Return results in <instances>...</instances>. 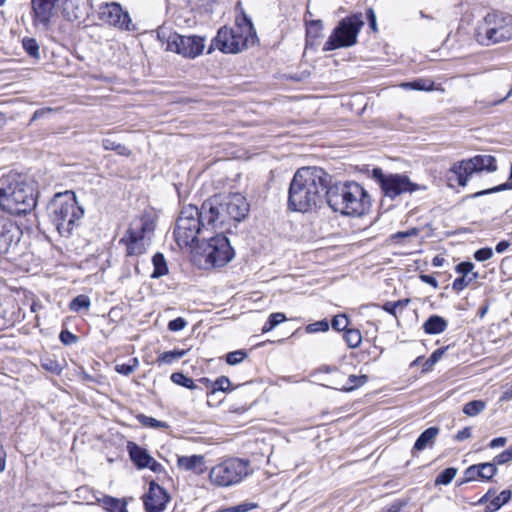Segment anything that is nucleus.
<instances>
[{"instance_id":"f257e3e1","label":"nucleus","mask_w":512,"mask_h":512,"mask_svg":"<svg viewBox=\"0 0 512 512\" xmlns=\"http://www.w3.org/2000/svg\"><path fill=\"white\" fill-rule=\"evenodd\" d=\"M328 175L318 167H302L290 183L288 205L298 212H308L327 200Z\"/></svg>"},{"instance_id":"f03ea898","label":"nucleus","mask_w":512,"mask_h":512,"mask_svg":"<svg viewBox=\"0 0 512 512\" xmlns=\"http://www.w3.org/2000/svg\"><path fill=\"white\" fill-rule=\"evenodd\" d=\"M249 203L240 193L224 197H213L203 203V217L212 228L228 229L231 224L241 222L249 212Z\"/></svg>"},{"instance_id":"7ed1b4c3","label":"nucleus","mask_w":512,"mask_h":512,"mask_svg":"<svg viewBox=\"0 0 512 512\" xmlns=\"http://www.w3.org/2000/svg\"><path fill=\"white\" fill-rule=\"evenodd\" d=\"M36 205L34 188L26 177L10 173L0 179V208L12 215L30 212Z\"/></svg>"},{"instance_id":"20e7f679","label":"nucleus","mask_w":512,"mask_h":512,"mask_svg":"<svg viewBox=\"0 0 512 512\" xmlns=\"http://www.w3.org/2000/svg\"><path fill=\"white\" fill-rule=\"evenodd\" d=\"M327 204L343 215L362 216L370 209L371 198L360 184L347 182L328 188Z\"/></svg>"},{"instance_id":"39448f33","label":"nucleus","mask_w":512,"mask_h":512,"mask_svg":"<svg viewBox=\"0 0 512 512\" xmlns=\"http://www.w3.org/2000/svg\"><path fill=\"white\" fill-rule=\"evenodd\" d=\"M209 227L207 218L203 217V205L201 210L194 205H188L180 212L174 228V237L179 247H188L194 251L200 240L205 239Z\"/></svg>"},{"instance_id":"423d86ee","label":"nucleus","mask_w":512,"mask_h":512,"mask_svg":"<svg viewBox=\"0 0 512 512\" xmlns=\"http://www.w3.org/2000/svg\"><path fill=\"white\" fill-rule=\"evenodd\" d=\"M48 210L52 224L63 237L70 236L84 214L72 191L56 194Z\"/></svg>"},{"instance_id":"0eeeda50","label":"nucleus","mask_w":512,"mask_h":512,"mask_svg":"<svg viewBox=\"0 0 512 512\" xmlns=\"http://www.w3.org/2000/svg\"><path fill=\"white\" fill-rule=\"evenodd\" d=\"M254 37L255 31L251 20L246 15H242L241 18H236L234 27L219 29L208 53H211V50L215 48L223 53H238L247 48L249 42H253Z\"/></svg>"},{"instance_id":"6e6552de","label":"nucleus","mask_w":512,"mask_h":512,"mask_svg":"<svg viewBox=\"0 0 512 512\" xmlns=\"http://www.w3.org/2000/svg\"><path fill=\"white\" fill-rule=\"evenodd\" d=\"M512 39V15L501 11L488 13L476 30L479 44L490 46Z\"/></svg>"},{"instance_id":"1a4fd4ad","label":"nucleus","mask_w":512,"mask_h":512,"mask_svg":"<svg viewBox=\"0 0 512 512\" xmlns=\"http://www.w3.org/2000/svg\"><path fill=\"white\" fill-rule=\"evenodd\" d=\"M251 472L248 460L228 458L211 468L209 481L216 487H231L241 483Z\"/></svg>"},{"instance_id":"9d476101","label":"nucleus","mask_w":512,"mask_h":512,"mask_svg":"<svg viewBox=\"0 0 512 512\" xmlns=\"http://www.w3.org/2000/svg\"><path fill=\"white\" fill-rule=\"evenodd\" d=\"M155 229V221L150 215L134 219L126 235L120 240L126 247L127 256H138L146 252Z\"/></svg>"},{"instance_id":"9b49d317","label":"nucleus","mask_w":512,"mask_h":512,"mask_svg":"<svg viewBox=\"0 0 512 512\" xmlns=\"http://www.w3.org/2000/svg\"><path fill=\"white\" fill-rule=\"evenodd\" d=\"M363 26L364 20L361 13L343 18L333 29L324 44L323 50L332 51L354 46Z\"/></svg>"},{"instance_id":"f8f14e48","label":"nucleus","mask_w":512,"mask_h":512,"mask_svg":"<svg viewBox=\"0 0 512 512\" xmlns=\"http://www.w3.org/2000/svg\"><path fill=\"white\" fill-rule=\"evenodd\" d=\"M497 170L496 159L492 155H476L470 159L455 163L449 170L448 180L455 181L459 186H466L469 177L474 173Z\"/></svg>"},{"instance_id":"ddd939ff","label":"nucleus","mask_w":512,"mask_h":512,"mask_svg":"<svg viewBox=\"0 0 512 512\" xmlns=\"http://www.w3.org/2000/svg\"><path fill=\"white\" fill-rule=\"evenodd\" d=\"M193 252L205 257L206 263L213 267L226 265L234 256L229 240L223 234L205 238Z\"/></svg>"},{"instance_id":"4468645a","label":"nucleus","mask_w":512,"mask_h":512,"mask_svg":"<svg viewBox=\"0 0 512 512\" xmlns=\"http://www.w3.org/2000/svg\"><path fill=\"white\" fill-rule=\"evenodd\" d=\"M158 38L163 45H166L165 49L167 51L189 58H195L204 49V39L199 36H182L165 29H160L158 31Z\"/></svg>"},{"instance_id":"2eb2a0df","label":"nucleus","mask_w":512,"mask_h":512,"mask_svg":"<svg viewBox=\"0 0 512 512\" xmlns=\"http://www.w3.org/2000/svg\"><path fill=\"white\" fill-rule=\"evenodd\" d=\"M373 177L380 184L384 195L390 198H395L402 193H411L419 189V185L411 182L406 175H386L380 168L373 169Z\"/></svg>"},{"instance_id":"dca6fc26","label":"nucleus","mask_w":512,"mask_h":512,"mask_svg":"<svg viewBox=\"0 0 512 512\" xmlns=\"http://www.w3.org/2000/svg\"><path fill=\"white\" fill-rule=\"evenodd\" d=\"M98 15L101 21L110 26L126 31L135 30L129 13L117 2L101 4Z\"/></svg>"},{"instance_id":"f3484780","label":"nucleus","mask_w":512,"mask_h":512,"mask_svg":"<svg viewBox=\"0 0 512 512\" xmlns=\"http://www.w3.org/2000/svg\"><path fill=\"white\" fill-rule=\"evenodd\" d=\"M127 451L131 461L137 466L138 469L149 468L155 473H160L164 470L163 466L150 456L148 451L134 442H128Z\"/></svg>"},{"instance_id":"a211bd4d","label":"nucleus","mask_w":512,"mask_h":512,"mask_svg":"<svg viewBox=\"0 0 512 512\" xmlns=\"http://www.w3.org/2000/svg\"><path fill=\"white\" fill-rule=\"evenodd\" d=\"M169 499L167 492L160 485L151 481L148 493L144 496L146 512H163Z\"/></svg>"},{"instance_id":"6ab92c4d","label":"nucleus","mask_w":512,"mask_h":512,"mask_svg":"<svg viewBox=\"0 0 512 512\" xmlns=\"http://www.w3.org/2000/svg\"><path fill=\"white\" fill-rule=\"evenodd\" d=\"M19 228L7 217H0V255L8 252L12 243L18 241Z\"/></svg>"},{"instance_id":"aec40b11","label":"nucleus","mask_w":512,"mask_h":512,"mask_svg":"<svg viewBox=\"0 0 512 512\" xmlns=\"http://www.w3.org/2000/svg\"><path fill=\"white\" fill-rule=\"evenodd\" d=\"M205 457L203 455L179 456L177 466L184 471H191L197 475L206 472Z\"/></svg>"},{"instance_id":"412c9836","label":"nucleus","mask_w":512,"mask_h":512,"mask_svg":"<svg viewBox=\"0 0 512 512\" xmlns=\"http://www.w3.org/2000/svg\"><path fill=\"white\" fill-rule=\"evenodd\" d=\"M97 503L107 512H128L125 499L102 495L97 498Z\"/></svg>"},{"instance_id":"4be33fe9","label":"nucleus","mask_w":512,"mask_h":512,"mask_svg":"<svg viewBox=\"0 0 512 512\" xmlns=\"http://www.w3.org/2000/svg\"><path fill=\"white\" fill-rule=\"evenodd\" d=\"M448 322L441 316L432 315L423 324V329L426 334L435 335L440 334L446 330Z\"/></svg>"},{"instance_id":"5701e85b","label":"nucleus","mask_w":512,"mask_h":512,"mask_svg":"<svg viewBox=\"0 0 512 512\" xmlns=\"http://www.w3.org/2000/svg\"><path fill=\"white\" fill-rule=\"evenodd\" d=\"M439 434V428L437 427H429L425 431H423L414 444V450L422 451L427 447L433 445L436 437Z\"/></svg>"},{"instance_id":"b1692460","label":"nucleus","mask_w":512,"mask_h":512,"mask_svg":"<svg viewBox=\"0 0 512 512\" xmlns=\"http://www.w3.org/2000/svg\"><path fill=\"white\" fill-rule=\"evenodd\" d=\"M511 498L510 490H503L499 493V495L495 496L493 499L489 501L486 506V512H495L500 509L503 505L509 502Z\"/></svg>"},{"instance_id":"393cba45","label":"nucleus","mask_w":512,"mask_h":512,"mask_svg":"<svg viewBox=\"0 0 512 512\" xmlns=\"http://www.w3.org/2000/svg\"><path fill=\"white\" fill-rule=\"evenodd\" d=\"M154 270L151 274L152 278H160L168 273L166 260L161 253H156L152 258Z\"/></svg>"},{"instance_id":"a878e982","label":"nucleus","mask_w":512,"mask_h":512,"mask_svg":"<svg viewBox=\"0 0 512 512\" xmlns=\"http://www.w3.org/2000/svg\"><path fill=\"white\" fill-rule=\"evenodd\" d=\"M400 86L404 89L431 91L434 88V82L430 79L420 78L411 82H403Z\"/></svg>"},{"instance_id":"bb28decb","label":"nucleus","mask_w":512,"mask_h":512,"mask_svg":"<svg viewBox=\"0 0 512 512\" xmlns=\"http://www.w3.org/2000/svg\"><path fill=\"white\" fill-rule=\"evenodd\" d=\"M323 24L320 20L311 21L306 30V44L313 45L314 41L320 37Z\"/></svg>"},{"instance_id":"cd10ccee","label":"nucleus","mask_w":512,"mask_h":512,"mask_svg":"<svg viewBox=\"0 0 512 512\" xmlns=\"http://www.w3.org/2000/svg\"><path fill=\"white\" fill-rule=\"evenodd\" d=\"M343 338L348 347L352 349L358 348L362 343V334L358 329H347L343 334Z\"/></svg>"},{"instance_id":"c85d7f7f","label":"nucleus","mask_w":512,"mask_h":512,"mask_svg":"<svg viewBox=\"0 0 512 512\" xmlns=\"http://www.w3.org/2000/svg\"><path fill=\"white\" fill-rule=\"evenodd\" d=\"M136 419L143 426L153 429H166L169 427V425L166 422L157 420L153 417L146 416L144 414H138L136 416Z\"/></svg>"},{"instance_id":"c756f323","label":"nucleus","mask_w":512,"mask_h":512,"mask_svg":"<svg viewBox=\"0 0 512 512\" xmlns=\"http://www.w3.org/2000/svg\"><path fill=\"white\" fill-rule=\"evenodd\" d=\"M22 47L30 57L35 59L40 58V48L36 39L30 37L23 38Z\"/></svg>"},{"instance_id":"7c9ffc66","label":"nucleus","mask_w":512,"mask_h":512,"mask_svg":"<svg viewBox=\"0 0 512 512\" xmlns=\"http://www.w3.org/2000/svg\"><path fill=\"white\" fill-rule=\"evenodd\" d=\"M410 301L411 300L409 298L400 299L398 301H389L383 305V310L396 317L397 312L407 307Z\"/></svg>"},{"instance_id":"2f4dec72","label":"nucleus","mask_w":512,"mask_h":512,"mask_svg":"<svg viewBox=\"0 0 512 512\" xmlns=\"http://www.w3.org/2000/svg\"><path fill=\"white\" fill-rule=\"evenodd\" d=\"M186 352H187L186 350L166 351L159 355L157 361L160 364H171L174 361L184 357Z\"/></svg>"},{"instance_id":"473e14b6","label":"nucleus","mask_w":512,"mask_h":512,"mask_svg":"<svg viewBox=\"0 0 512 512\" xmlns=\"http://www.w3.org/2000/svg\"><path fill=\"white\" fill-rule=\"evenodd\" d=\"M486 407L482 400H474L466 403L463 407V412L470 417L476 416L481 413Z\"/></svg>"},{"instance_id":"72a5a7b5","label":"nucleus","mask_w":512,"mask_h":512,"mask_svg":"<svg viewBox=\"0 0 512 512\" xmlns=\"http://www.w3.org/2000/svg\"><path fill=\"white\" fill-rule=\"evenodd\" d=\"M91 305L90 299L86 295H78L69 304L70 310L78 312L81 309H89Z\"/></svg>"},{"instance_id":"f704fd0d","label":"nucleus","mask_w":512,"mask_h":512,"mask_svg":"<svg viewBox=\"0 0 512 512\" xmlns=\"http://www.w3.org/2000/svg\"><path fill=\"white\" fill-rule=\"evenodd\" d=\"M368 381L367 375H350L348 377L347 384L344 385L341 389L345 391H351L355 388H358L364 385Z\"/></svg>"},{"instance_id":"c9c22d12","label":"nucleus","mask_w":512,"mask_h":512,"mask_svg":"<svg viewBox=\"0 0 512 512\" xmlns=\"http://www.w3.org/2000/svg\"><path fill=\"white\" fill-rule=\"evenodd\" d=\"M480 478L484 480L492 479L497 473V467L494 462L480 463Z\"/></svg>"},{"instance_id":"e433bc0d","label":"nucleus","mask_w":512,"mask_h":512,"mask_svg":"<svg viewBox=\"0 0 512 512\" xmlns=\"http://www.w3.org/2000/svg\"><path fill=\"white\" fill-rule=\"evenodd\" d=\"M457 474V469L453 467L446 468L435 479V485L449 484Z\"/></svg>"},{"instance_id":"4c0bfd02","label":"nucleus","mask_w":512,"mask_h":512,"mask_svg":"<svg viewBox=\"0 0 512 512\" xmlns=\"http://www.w3.org/2000/svg\"><path fill=\"white\" fill-rule=\"evenodd\" d=\"M478 276L479 274H472L471 277L461 275V277H458L453 281L452 288L457 292L462 291L474 282Z\"/></svg>"},{"instance_id":"58836bf2","label":"nucleus","mask_w":512,"mask_h":512,"mask_svg":"<svg viewBox=\"0 0 512 512\" xmlns=\"http://www.w3.org/2000/svg\"><path fill=\"white\" fill-rule=\"evenodd\" d=\"M171 380L175 384L181 385L183 387H186L188 389H195L196 385L194 384V381L185 376L183 373L175 372L171 375Z\"/></svg>"},{"instance_id":"ea45409f","label":"nucleus","mask_w":512,"mask_h":512,"mask_svg":"<svg viewBox=\"0 0 512 512\" xmlns=\"http://www.w3.org/2000/svg\"><path fill=\"white\" fill-rule=\"evenodd\" d=\"M192 10L208 12L212 9L213 0H184Z\"/></svg>"},{"instance_id":"a19ab883","label":"nucleus","mask_w":512,"mask_h":512,"mask_svg":"<svg viewBox=\"0 0 512 512\" xmlns=\"http://www.w3.org/2000/svg\"><path fill=\"white\" fill-rule=\"evenodd\" d=\"M512 189V164H511V172H510V177L508 179V181L506 183H503L501 185H498L496 187H493V188H490V189H486V190H483V191H478L474 194V197H479V196H482V195H486V194H490V193H494V192H499V191H503V190H510Z\"/></svg>"},{"instance_id":"79ce46f5","label":"nucleus","mask_w":512,"mask_h":512,"mask_svg":"<svg viewBox=\"0 0 512 512\" xmlns=\"http://www.w3.org/2000/svg\"><path fill=\"white\" fill-rule=\"evenodd\" d=\"M139 365V361L137 358H133L131 359V363H123V364H117L116 367H115V370L120 373V374H123L125 376H128L130 374H132L136 368L138 367Z\"/></svg>"},{"instance_id":"37998d69","label":"nucleus","mask_w":512,"mask_h":512,"mask_svg":"<svg viewBox=\"0 0 512 512\" xmlns=\"http://www.w3.org/2000/svg\"><path fill=\"white\" fill-rule=\"evenodd\" d=\"M41 366L51 372V373H55V374H60L61 371H62V367L61 365L59 364L58 361L52 359V358H43L41 360Z\"/></svg>"},{"instance_id":"c03bdc74","label":"nucleus","mask_w":512,"mask_h":512,"mask_svg":"<svg viewBox=\"0 0 512 512\" xmlns=\"http://www.w3.org/2000/svg\"><path fill=\"white\" fill-rule=\"evenodd\" d=\"M247 354L243 350H237L229 352L226 355V362L229 365H236L242 362L246 358Z\"/></svg>"},{"instance_id":"a18cd8bd","label":"nucleus","mask_w":512,"mask_h":512,"mask_svg":"<svg viewBox=\"0 0 512 512\" xmlns=\"http://www.w3.org/2000/svg\"><path fill=\"white\" fill-rule=\"evenodd\" d=\"M332 328L336 331H346L348 328V319L345 315H337L332 319Z\"/></svg>"},{"instance_id":"49530a36","label":"nucleus","mask_w":512,"mask_h":512,"mask_svg":"<svg viewBox=\"0 0 512 512\" xmlns=\"http://www.w3.org/2000/svg\"><path fill=\"white\" fill-rule=\"evenodd\" d=\"M474 264L472 262H461L456 266V272L461 274L462 276L471 277L472 274H478V272H474Z\"/></svg>"},{"instance_id":"de8ad7c7","label":"nucleus","mask_w":512,"mask_h":512,"mask_svg":"<svg viewBox=\"0 0 512 512\" xmlns=\"http://www.w3.org/2000/svg\"><path fill=\"white\" fill-rule=\"evenodd\" d=\"M512 461V445L494 457L493 462L497 465H503Z\"/></svg>"},{"instance_id":"09e8293b","label":"nucleus","mask_w":512,"mask_h":512,"mask_svg":"<svg viewBox=\"0 0 512 512\" xmlns=\"http://www.w3.org/2000/svg\"><path fill=\"white\" fill-rule=\"evenodd\" d=\"M329 329V324L326 320L317 321L309 324L306 327L308 333L325 332Z\"/></svg>"},{"instance_id":"8fccbe9b","label":"nucleus","mask_w":512,"mask_h":512,"mask_svg":"<svg viewBox=\"0 0 512 512\" xmlns=\"http://www.w3.org/2000/svg\"><path fill=\"white\" fill-rule=\"evenodd\" d=\"M230 380L225 376L217 378L214 382L213 393L215 391L227 392L230 388Z\"/></svg>"},{"instance_id":"3c124183","label":"nucleus","mask_w":512,"mask_h":512,"mask_svg":"<svg viewBox=\"0 0 512 512\" xmlns=\"http://www.w3.org/2000/svg\"><path fill=\"white\" fill-rule=\"evenodd\" d=\"M419 233V230L417 228H411L407 231H400L393 235H391L390 239L394 241H400L412 236H417Z\"/></svg>"},{"instance_id":"603ef678","label":"nucleus","mask_w":512,"mask_h":512,"mask_svg":"<svg viewBox=\"0 0 512 512\" xmlns=\"http://www.w3.org/2000/svg\"><path fill=\"white\" fill-rule=\"evenodd\" d=\"M186 325H187V321L182 317H178L174 320H171L168 323V329L172 332H178V331L183 330L186 327Z\"/></svg>"},{"instance_id":"864d4df0","label":"nucleus","mask_w":512,"mask_h":512,"mask_svg":"<svg viewBox=\"0 0 512 512\" xmlns=\"http://www.w3.org/2000/svg\"><path fill=\"white\" fill-rule=\"evenodd\" d=\"M492 256H493V251L491 248H488V247L481 248L474 253V258L479 262L489 260Z\"/></svg>"},{"instance_id":"5fc2aeb1","label":"nucleus","mask_w":512,"mask_h":512,"mask_svg":"<svg viewBox=\"0 0 512 512\" xmlns=\"http://www.w3.org/2000/svg\"><path fill=\"white\" fill-rule=\"evenodd\" d=\"M256 504L254 503H242L234 507H229L226 512H248L254 508H256Z\"/></svg>"},{"instance_id":"6e6d98bb","label":"nucleus","mask_w":512,"mask_h":512,"mask_svg":"<svg viewBox=\"0 0 512 512\" xmlns=\"http://www.w3.org/2000/svg\"><path fill=\"white\" fill-rule=\"evenodd\" d=\"M465 476L468 481H473L480 478L479 464L472 465L469 468H467L465 471Z\"/></svg>"},{"instance_id":"4d7b16f0","label":"nucleus","mask_w":512,"mask_h":512,"mask_svg":"<svg viewBox=\"0 0 512 512\" xmlns=\"http://www.w3.org/2000/svg\"><path fill=\"white\" fill-rule=\"evenodd\" d=\"M443 354H444V350H442V349H437L436 351H434L431 354V356L429 357V359L426 361L425 369H429L435 363H437L439 361V359L442 357Z\"/></svg>"},{"instance_id":"13d9d810","label":"nucleus","mask_w":512,"mask_h":512,"mask_svg":"<svg viewBox=\"0 0 512 512\" xmlns=\"http://www.w3.org/2000/svg\"><path fill=\"white\" fill-rule=\"evenodd\" d=\"M60 340L65 345H70L77 341V337L69 331H62L60 333Z\"/></svg>"},{"instance_id":"bf43d9fd","label":"nucleus","mask_w":512,"mask_h":512,"mask_svg":"<svg viewBox=\"0 0 512 512\" xmlns=\"http://www.w3.org/2000/svg\"><path fill=\"white\" fill-rule=\"evenodd\" d=\"M268 320L272 324V326L276 327L277 325H279L280 323H282L286 320V316L284 313H280V312L272 313L269 316Z\"/></svg>"},{"instance_id":"052dcab7","label":"nucleus","mask_w":512,"mask_h":512,"mask_svg":"<svg viewBox=\"0 0 512 512\" xmlns=\"http://www.w3.org/2000/svg\"><path fill=\"white\" fill-rule=\"evenodd\" d=\"M506 443H507L506 437H497L490 441L489 447L492 449L498 448V447H503V446H505Z\"/></svg>"},{"instance_id":"680f3d73","label":"nucleus","mask_w":512,"mask_h":512,"mask_svg":"<svg viewBox=\"0 0 512 512\" xmlns=\"http://www.w3.org/2000/svg\"><path fill=\"white\" fill-rule=\"evenodd\" d=\"M420 279L422 282L429 284V285L433 286L434 288H438V282L433 276L428 275V274H422L420 276Z\"/></svg>"},{"instance_id":"e2e57ef3","label":"nucleus","mask_w":512,"mask_h":512,"mask_svg":"<svg viewBox=\"0 0 512 512\" xmlns=\"http://www.w3.org/2000/svg\"><path fill=\"white\" fill-rule=\"evenodd\" d=\"M367 17H368L371 29L373 31H377L376 15H375L373 9L370 8L367 10Z\"/></svg>"},{"instance_id":"0e129e2a","label":"nucleus","mask_w":512,"mask_h":512,"mask_svg":"<svg viewBox=\"0 0 512 512\" xmlns=\"http://www.w3.org/2000/svg\"><path fill=\"white\" fill-rule=\"evenodd\" d=\"M469 437H471V428H469V427H466V428L460 430L456 435V439L458 441H463Z\"/></svg>"},{"instance_id":"69168bd1","label":"nucleus","mask_w":512,"mask_h":512,"mask_svg":"<svg viewBox=\"0 0 512 512\" xmlns=\"http://www.w3.org/2000/svg\"><path fill=\"white\" fill-rule=\"evenodd\" d=\"M52 111H53V109H52V108H43V109H38V110H36V111L34 112V114H33V116H32L31 121H34V120H36V119H38V118H41V117H43L45 114L50 113V112H52Z\"/></svg>"},{"instance_id":"338daca9","label":"nucleus","mask_w":512,"mask_h":512,"mask_svg":"<svg viewBox=\"0 0 512 512\" xmlns=\"http://www.w3.org/2000/svg\"><path fill=\"white\" fill-rule=\"evenodd\" d=\"M510 247V242L506 241V240H503V241H500L496 247H495V250L497 253H503L505 252L508 248Z\"/></svg>"},{"instance_id":"774afa93","label":"nucleus","mask_w":512,"mask_h":512,"mask_svg":"<svg viewBox=\"0 0 512 512\" xmlns=\"http://www.w3.org/2000/svg\"><path fill=\"white\" fill-rule=\"evenodd\" d=\"M119 155H122V156H128L130 155V150L128 149V147H126L125 145H122V144H118L117 146H115V150Z\"/></svg>"}]
</instances>
